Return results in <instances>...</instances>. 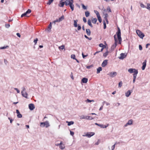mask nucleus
<instances>
[{
	"label": "nucleus",
	"mask_w": 150,
	"mask_h": 150,
	"mask_svg": "<svg viewBox=\"0 0 150 150\" xmlns=\"http://www.w3.org/2000/svg\"><path fill=\"white\" fill-rule=\"evenodd\" d=\"M128 71L130 73H134L133 75H136L138 73L137 70L136 69H135L130 68L128 70Z\"/></svg>",
	"instance_id": "nucleus-1"
},
{
	"label": "nucleus",
	"mask_w": 150,
	"mask_h": 150,
	"mask_svg": "<svg viewBox=\"0 0 150 150\" xmlns=\"http://www.w3.org/2000/svg\"><path fill=\"white\" fill-rule=\"evenodd\" d=\"M136 32L137 35L140 38L143 39V37L144 36V34L139 30H137Z\"/></svg>",
	"instance_id": "nucleus-2"
},
{
	"label": "nucleus",
	"mask_w": 150,
	"mask_h": 150,
	"mask_svg": "<svg viewBox=\"0 0 150 150\" xmlns=\"http://www.w3.org/2000/svg\"><path fill=\"white\" fill-rule=\"evenodd\" d=\"M118 31L116 33V34L117 35V38L118 39H120L121 38V31L120 28L118 27L117 28Z\"/></svg>",
	"instance_id": "nucleus-3"
},
{
	"label": "nucleus",
	"mask_w": 150,
	"mask_h": 150,
	"mask_svg": "<svg viewBox=\"0 0 150 150\" xmlns=\"http://www.w3.org/2000/svg\"><path fill=\"white\" fill-rule=\"evenodd\" d=\"M95 134L93 132H89L87 133L86 135H83V137L86 136L88 137H91L93 136Z\"/></svg>",
	"instance_id": "nucleus-4"
},
{
	"label": "nucleus",
	"mask_w": 150,
	"mask_h": 150,
	"mask_svg": "<svg viewBox=\"0 0 150 150\" xmlns=\"http://www.w3.org/2000/svg\"><path fill=\"white\" fill-rule=\"evenodd\" d=\"M28 107L29 109L31 110H33L35 108V105L33 104H29Z\"/></svg>",
	"instance_id": "nucleus-5"
},
{
	"label": "nucleus",
	"mask_w": 150,
	"mask_h": 150,
	"mask_svg": "<svg viewBox=\"0 0 150 150\" xmlns=\"http://www.w3.org/2000/svg\"><path fill=\"white\" fill-rule=\"evenodd\" d=\"M22 95L24 97L27 98L28 94L25 92L24 89H23L21 92Z\"/></svg>",
	"instance_id": "nucleus-6"
},
{
	"label": "nucleus",
	"mask_w": 150,
	"mask_h": 150,
	"mask_svg": "<svg viewBox=\"0 0 150 150\" xmlns=\"http://www.w3.org/2000/svg\"><path fill=\"white\" fill-rule=\"evenodd\" d=\"M146 60H145L144 62L142 63V70H144L145 69V68L146 66Z\"/></svg>",
	"instance_id": "nucleus-7"
},
{
	"label": "nucleus",
	"mask_w": 150,
	"mask_h": 150,
	"mask_svg": "<svg viewBox=\"0 0 150 150\" xmlns=\"http://www.w3.org/2000/svg\"><path fill=\"white\" fill-rule=\"evenodd\" d=\"M71 2L70 3L69 6L71 9V11H73L74 10V6L73 4V1L72 0H71Z\"/></svg>",
	"instance_id": "nucleus-8"
},
{
	"label": "nucleus",
	"mask_w": 150,
	"mask_h": 150,
	"mask_svg": "<svg viewBox=\"0 0 150 150\" xmlns=\"http://www.w3.org/2000/svg\"><path fill=\"white\" fill-rule=\"evenodd\" d=\"M108 63V60H104L101 66L102 67H105L107 65Z\"/></svg>",
	"instance_id": "nucleus-9"
},
{
	"label": "nucleus",
	"mask_w": 150,
	"mask_h": 150,
	"mask_svg": "<svg viewBox=\"0 0 150 150\" xmlns=\"http://www.w3.org/2000/svg\"><path fill=\"white\" fill-rule=\"evenodd\" d=\"M117 74V72H112L110 73V76L112 77H113L115 76Z\"/></svg>",
	"instance_id": "nucleus-10"
},
{
	"label": "nucleus",
	"mask_w": 150,
	"mask_h": 150,
	"mask_svg": "<svg viewBox=\"0 0 150 150\" xmlns=\"http://www.w3.org/2000/svg\"><path fill=\"white\" fill-rule=\"evenodd\" d=\"M16 113L17 114V117H18L21 118L22 117V115L20 114L19 111L18 110H16Z\"/></svg>",
	"instance_id": "nucleus-11"
},
{
	"label": "nucleus",
	"mask_w": 150,
	"mask_h": 150,
	"mask_svg": "<svg viewBox=\"0 0 150 150\" xmlns=\"http://www.w3.org/2000/svg\"><path fill=\"white\" fill-rule=\"evenodd\" d=\"M115 42L114 44L112 45L111 47V48L114 49L115 48L117 45V42L116 39L115 38Z\"/></svg>",
	"instance_id": "nucleus-12"
},
{
	"label": "nucleus",
	"mask_w": 150,
	"mask_h": 150,
	"mask_svg": "<svg viewBox=\"0 0 150 150\" xmlns=\"http://www.w3.org/2000/svg\"><path fill=\"white\" fill-rule=\"evenodd\" d=\"M104 15L105 16L104 18L105 20H106L107 23H108V21L107 19L108 17V14L107 13H105V14L104 13H103Z\"/></svg>",
	"instance_id": "nucleus-13"
},
{
	"label": "nucleus",
	"mask_w": 150,
	"mask_h": 150,
	"mask_svg": "<svg viewBox=\"0 0 150 150\" xmlns=\"http://www.w3.org/2000/svg\"><path fill=\"white\" fill-rule=\"evenodd\" d=\"M88 81V79L85 78H83L82 79L81 81L83 83H87Z\"/></svg>",
	"instance_id": "nucleus-14"
},
{
	"label": "nucleus",
	"mask_w": 150,
	"mask_h": 150,
	"mask_svg": "<svg viewBox=\"0 0 150 150\" xmlns=\"http://www.w3.org/2000/svg\"><path fill=\"white\" fill-rule=\"evenodd\" d=\"M71 2V0L70 1L69 0H66L64 2L66 6L69 5L70 3Z\"/></svg>",
	"instance_id": "nucleus-15"
},
{
	"label": "nucleus",
	"mask_w": 150,
	"mask_h": 150,
	"mask_svg": "<svg viewBox=\"0 0 150 150\" xmlns=\"http://www.w3.org/2000/svg\"><path fill=\"white\" fill-rule=\"evenodd\" d=\"M91 21L93 23L95 24L97 21V20L96 18H92L91 20Z\"/></svg>",
	"instance_id": "nucleus-16"
},
{
	"label": "nucleus",
	"mask_w": 150,
	"mask_h": 150,
	"mask_svg": "<svg viewBox=\"0 0 150 150\" xmlns=\"http://www.w3.org/2000/svg\"><path fill=\"white\" fill-rule=\"evenodd\" d=\"M52 23H51L50 22L48 26V27L47 29V30L48 32H50V30L52 28Z\"/></svg>",
	"instance_id": "nucleus-17"
},
{
	"label": "nucleus",
	"mask_w": 150,
	"mask_h": 150,
	"mask_svg": "<svg viewBox=\"0 0 150 150\" xmlns=\"http://www.w3.org/2000/svg\"><path fill=\"white\" fill-rule=\"evenodd\" d=\"M64 4H65L64 2H62V1H60V3L59 4V7H63L64 6Z\"/></svg>",
	"instance_id": "nucleus-18"
},
{
	"label": "nucleus",
	"mask_w": 150,
	"mask_h": 150,
	"mask_svg": "<svg viewBox=\"0 0 150 150\" xmlns=\"http://www.w3.org/2000/svg\"><path fill=\"white\" fill-rule=\"evenodd\" d=\"M87 23L88 25H89L92 28L93 27V26L91 24L90 19H89L88 20Z\"/></svg>",
	"instance_id": "nucleus-19"
},
{
	"label": "nucleus",
	"mask_w": 150,
	"mask_h": 150,
	"mask_svg": "<svg viewBox=\"0 0 150 150\" xmlns=\"http://www.w3.org/2000/svg\"><path fill=\"white\" fill-rule=\"evenodd\" d=\"M131 92L130 91H128L127 92L125 93V96L127 97H129L131 94Z\"/></svg>",
	"instance_id": "nucleus-20"
},
{
	"label": "nucleus",
	"mask_w": 150,
	"mask_h": 150,
	"mask_svg": "<svg viewBox=\"0 0 150 150\" xmlns=\"http://www.w3.org/2000/svg\"><path fill=\"white\" fill-rule=\"evenodd\" d=\"M65 147V146L64 145L62 142V144L59 146L60 148L62 149H64Z\"/></svg>",
	"instance_id": "nucleus-21"
},
{
	"label": "nucleus",
	"mask_w": 150,
	"mask_h": 150,
	"mask_svg": "<svg viewBox=\"0 0 150 150\" xmlns=\"http://www.w3.org/2000/svg\"><path fill=\"white\" fill-rule=\"evenodd\" d=\"M86 33L88 36H90L91 35V31L89 29H87L86 30Z\"/></svg>",
	"instance_id": "nucleus-22"
},
{
	"label": "nucleus",
	"mask_w": 150,
	"mask_h": 150,
	"mask_svg": "<svg viewBox=\"0 0 150 150\" xmlns=\"http://www.w3.org/2000/svg\"><path fill=\"white\" fill-rule=\"evenodd\" d=\"M99 46L100 47L103 48L101 49V51H102L103 48L105 47V46L102 43H100L99 45Z\"/></svg>",
	"instance_id": "nucleus-23"
},
{
	"label": "nucleus",
	"mask_w": 150,
	"mask_h": 150,
	"mask_svg": "<svg viewBox=\"0 0 150 150\" xmlns=\"http://www.w3.org/2000/svg\"><path fill=\"white\" fill-rule=\"evenodd\" d=\"M102 70V68L101 67H99L97 69V73L98 74L99 73L100 71H101Z\"/></svg>",
	"instance_id": "nucleus-24"
},
{
	"label": "nucleus",
	"mask_w": 150,
	"mask_h": 150,
	"mask_svg": "<svg viewBox=\"0 0 150 150\" xmlns=\"http://www.w3.org/2000/svg\"><path fill=\"white\" fill-rule=\"evenodd\" d=\"M78 20H74V26L75 27H77V22H78Z\"/></svg>",
	"instance_id": "nucleus-25"
},
{
	"label": "nucleus",
	"mask_w": 150,
	"mask_h": 150,
	"mask_svg": "<svg viewBox=\"0 0 150 150\" xmlns=\"http://www.w3.org/2000/svg\"><path fill=\"white\" fill-rule=\"evenodd\" d=\"M120 55V59H123L125 57V54L124 53H122Z\"/></svg>",
	"instance_id": "nucleus-26"
},
{
	"label": "nucleus",
	"mask_w": 150,
	"mask_h": 150,
	"mask_svg": "<svg viewBox=\"0 0 150 150\" xmlns=\"http://www.w3.org/2000/svg\"><path fill=\"white\" fill-rule=\"evenodd\" d=\"M86 119L87 120H91L93 119V118L90 116H86Z\"/></svg>",
	"instance_id": "nucleus-27"
},
{
	"label": "nucleus",
	"mask_w": 150,
	"mask_h": 150,
	"mask_svg": "<svg viewBox=\"0 0 150 150\" xmlns=\"http://www.w3.org/2000/svg\"><path fill=\"white\" fill-rule=\"evenodd\" d=\"M66 122L68 123V126H70L71 125H73L74 123V122L73 121H72L69 122L67 121Z\"/></svg>",
	"instance_id": "nucleus-28"
},
{
	"label": "nucleus",
	"mask_w": 150,
	"mask_h": 150,
	"mask_svg": "<svg viewBox=\"0 0 150 150\" xmlns=\"http://www.w3.org/2000/svg\"><path fill=\"white\" fill-rule=\"evenodd\" d=\"M64 19V16L63 15L60 18H59L58 20L59 21H61L63 20Z\"/></svg>",
	"instance_id": "nucleus-29"
},
{
	"label": "nucleus",
	"mask_w": 150,
	"mask_h": 150,
	"mask_svg": "<svg viewBox=\"0 0 150 150\" xmlns=\"http://www.w3.org/2000/svg\"><path fill=\"white\" fill-rule=\"evenodd\" d=\"M85 16H86V17H88V16H89L90 15V13L88 11H86L85 12Z\"/></svg>",
	"instance_id": "nucleus-30"
},
{
	"label": "nucleus",
	"mask_w": 150,
	"mask_h": 150,
	"mask_svg": "<svg viewBox=\"0 0 150 150\" xmlns=\"http://www.w3.org/2000/svg\"><path fill=\"white\" fill-rule=\"evenodd\" d=\"M133 83H134L135 81V80L136 78L137 75H133Z\"/></svg>",
	"instance_id": "nucleus-31"
},
{
	"label": "nucleus",
	"mask_w": 150,
	"mask_h": 150,
	"mask_svg": "<svg viewBox=\"0 0 150 150\" xmlns=\"http://www.w3.org/2000/svg\"><path fill=\"white\" fill-rule=\"evenodd\" d=\"M98 18V19L100 23H101L102 22V20L101 18V17L100 16H98L97 17Z\"/></svg>",
	"instance_id": "nucleus-32"
},
{
	"label": "nucleus",
	"mask_w": 150,
	"mask_h": 150,
	"mask_svg": "<svg viewBox=\"0 0 150 150\" xmlns=\"http://www.w3.org/2000/svg\"><path fill=\"white\" fill-rule=\"evenodd\" d=\"M86 116H85L84 115H82L80 116V119H86Z\"/></svg>",
	"instance_id": "nucleus-33"
},
{
	"label": "nucleus",
	"mask_w": 150,
	"mask_h": 150,
	"mask_svg": "<svg viewBox=\"0 0 150 150\" xmlns=\"http://www.w3.org/2000/svg\"><path fill=\"white\" fill-rule=\"evenodd\" d=\"M45 126L46 127H47L50 126V125L48 122L46 121L45 122Z\"/></svg>",
	"instance_id": "nucleus-34"
},
{
	"label": "nucleus",
	"mask_w": 150,
	"mask_h": 150,
	"mask_svg": "<svg viewBox=\"0 0 150 150\" xmlns=\"http://www.w3.org/2000/svg\"><path fill=\"white\" fill-rule=\"evenodd\" d=\"M133 122V121L132 120H129L128 122V123L129 124V125H130L132 124Z\"/></svg>",
	"instance_id": "nucleus-35"
},
{
	"label": "nucleus",
	"mask_w": 150,
	"mask_h": 150,
	"mask_svg": "<svg viewBox=\"0 0 150 150\" xmlns=\"http://www.w3.org/2000/svg\"><path fill=\"white\" fill-rule=\"evenodd\" d=\"M95 124L96 125H97L98 126L100 127L101 128H102L103 127V125L99 124H98L97 123H95Z\"/></svg>",
	"instance_id": "nucleus-36"
},
{
	"label": "nucleus",
	"mask_w": 150,
	"mask_h": 150,
	"mask_svg": "<svg viewBox=\"0 0 150 150\" xmlns=\"http://www.w3.org/2000/svg\"><path fill=\"white\" fill-rule=\"evenodd\" d=\"M94 12L96 14V15L97 17L100 16V14L99 12L97 11H94Z\"/></svg>",
	"instance_id": "nucleus-37"
},
{
	"label": "nucleus",
	"mask_w": 150,
	"mask_h": 150,
	"mask_svg": "<svg viewBox=\"0 0 150 150\" xmlns=\"http://www.w3.org/2000/svg\"><path fill=\"white\" fill-rule=\"evenodd\" d=\"M54 0H48V2L47 3V4L50 5L53 1Z\"/></svg>",
	"instance_id": "nucleus-38"
},
{
	"label": "nucleus",
	"mask_w": 150,
	"mask_h": 150,
	"mask_svg": "<svg viewBox=\"0 0 150 150\" xmlns=\"http://www.w3.org/2000/svg\"><path fill=\"white\" fill-rule=\"evenodd\" d=\"M9 47V46H4L3 47H0V49H4L6 48H8Z\"/></svg>",
	"instance_id": "nucleus-39"
},
{
	"label": "nucleus",
	"mask_w": 150,
	"mask_h": 150,
	"mask_svg": "<svg viewBox=\"0 0 150 150\" xmlns=\"http://www.w3.org/2000/svg\"><path fill=\"white\" fill-rule=\"evenodd\" d=\"M108 51H107L105 52L103 54V56L104 57H106L107 55H108Z\"/></svg>",
	"instance_id": "nucleus-40"
},
{
	"label": "nucleus",
	"mask_w": 150,
	"mask_h": 150,
	"mask_svg": "<svg viewBox=\"0 0 150 150\" xmlns=\"http://www.w3.org/2000/svg\"><path fill=\"white\" fill-rule=\"evenodd\" d=\"M94 101L93 100H90L88 99L87 100H86V103H90L91 102H94Z\"/></svg>",
	"instance_id": "nucleus-41"
},
{
	"label": "nucleus",
	"mask_w": 150,
	"mask_h": 150,
	"mask_svg": "<svg viewBox=\"0 0 150 150\" xmlns=\"http://www.w3.org/2000/svg\"><path fill=\"white\" fill-rule=\"evenodd\" d=\"M122 81H120L119 83V87L120 88L122 86Z\"/></svg>",
	"instance_id": "nucleus-42"
},
{
	"label": "nucleus",
	"mask_w": 150,
	"mask_h": 150,
	"mask_svg": "<svg viewBox=\"0 0 150 150\" xmlns=\"http://www.w3.org/2000/svg\"><path fill=\"white\" fill-rule=\"evenodd\" d=\"M40 126L42 127H44L45 126V122H41Z\"/></svg>",
	"instance_id": "nucleus-43"
},
{
	"label": "nucleus",
	"mask_w": 150,
	"mask_h": 150,
	"mask_svg": "<svg viewBox=\"0 0 150 150\" xmlns=\"http://www.w3.org/2000/svg\"><path fill=\"white\" fill-rule=\"evenodd\" d=\"M59 48L60 49H61L62 50H63L64 48V45H62L59 47Z\"/></svg>",
	"instance_id": "nucleus-44"
},
{
	"label": "nucleus",
	"mask_w": 150,
	"mask_h": 150,
	"mask_svg": "<svg viewBox=\"0 0 150 150\" xmlns=\"http://www.w3.org/2000/svg\"><path fill=\"white\" fill-rule=\"evenodd\" d=\"M146 8L147 9L150 10V4L148 3L147 4V6L146 7Z\"/></svg>",
	"instance_id": "nucleus-45"
},
{
	"label": "nucleus",
	"mask_w": 150,
	"mask_h": 150,
	"mask_svg": "<svg viewBox=\"0 0 150 150\" xmlns=\"http://www.w3.org/2000/svg\"><path fill=\"white\" fill-rule=\"evenodd\" d=\"M75 55L74 54H72L71 55V58L74 59H75Z\"/></svg>",
	"instance_id": "nucleus-46"
},
{
	"label": "nucleus",
	"mask_w": 150,
	"mask_h": 150,
	"mask_svg": "<svg viewBox=\"0 0 150 150\" xmlns=\"http://www.w3.org/2000/svg\"><path fill=\"white\" fill-rule=\"evenodd\" d=\"M93 67V65H91L89 66H87L86 67L88 69H89L91 68H92Z\"/></svg>",
	"instance_id": "nucleus-47"
},
{
	"label": "nucleus",
	"mask_w": 150,
	"mask_h": 150,
	"mask_svg": "<svg viewBox=\"0 0 150 150\" xmlns=\"http://www.w3.org/2000/svg\"><path fill=\"white\" fill-rule=\"evenodd\" d=\"M27 14V13H26V12H25L24 13L22 14V15H21V17H23L24 16H26Z\"/></svg>",
	"instance_id": "nucleus-48"
},
{
	"label": "nucleus",
	"mask_w": 150,
	"mask_h": 150,
	"mask_svg": "<svg viewBox=\"0 0 150 150\" xmlns=\"http://www.w3.org/2000/svg\"><path fill=\"white\" fill-rule=\"evenodd\" d=\"M103 25H104V29H105L106 28V26L105 22V21H104L103 22Z\"/></svg>",
	"instance_id": "nucleus-49"
},
{
	"label": "nucleus",
	"mask_w": 150,
	"mask_h": 150,
	"mask_svg": "<svg viewBox=\"0 0 150 150\" xmlns=\"http://www.w3.org/2000/svg\"><path fill=\"white\" fill-rule=\"evenodd\" d=\"M116 143L113 145L111 147V150H114L115 148V144H116Z\"/></svg>",
	"instance_id": "nucleus-50"
},
{
	"label": "nucleus",
	"mask_w": 150,
	"mask_h": 150,
	"mask_svg": "<svg viewBox=\"0 0 150 150\" xmlns=\"http://www.w3.org/2000/svg\"><path fill=\"white\" fill-rule=\"evenodd\" d=\"M38 40V39L37 38H36L35 40H34V42L35 43V44L36 45L37 44V41Z\"/></svg>",
	"instance_id": "nucleus-51"
},
{
	"label": "nucleus",
	"mask_w": 150,
	"mask_h": 150,
	"mask_svg": "<svg viewBox=\"0 0 150 150\" xmlns=\"http://www.w3.org/2000/svg\"><path fill=\"white\" fill-rule=\"evenodd\" d=\"M31 11L30 9H28L26 12V13L27 14L28 13H31Z\"/></svg>",
	"instance_id": "nucleus-52"
},
{
	"label": "nucleus",
	"mask_w": 150,
	"mask_h": 150,
	"mask_svg": "<svg viewBox=\"0 0 150 150\" xmlns=\"http://www.w3.org/2000/svg\"><path fill=\"white\" fill-rule=\"evenodd\" d=\"M82 8L84 9H86V7L83 4H82Z\"/></svg>",
	"instance_id": "nucleus-53"
},
{
	"label": "nucleus",
	"mask_w": 150,
	"mask_h": 150,
	"mask_svg": "<svg viewBox=\"0 0 150 150\" xmlns=\"http://www.w3.org/2000/svg\"><path fill=\"white\" fill-rule=\"evenodd\" d=\"M60 22L59 21V20L58 19H57L56 20H55L53 22L54 23V24H55L56 22Z\"/></svg>",
	"instance_id": "nucleus-54"
},
{
	"label": "nucleus",
	"mask_w": 150,
	"mask_h": 150,
	"mask_svg": "<svg viewBox=\"0 0 150 150\" xmlns=\"http://www.w3.org/2000/svg\"><path fill=\"white\" fill-rule=\"evenodd\" d=\"M83 21L84 22V23H86L87 22L86 18L85 17H83Z\"/></svg>",
	"instance_id": "nucleus-55"
},
{
	"label": "nucleus",
	"mask_w": 150,
	"mask_h": 150,
	"mask_svg": "<svg viewBox=\"0 0 150 150\" xmlns=\"http://www.w3.org/2000/svg\"><path fill=\"white\" fill-rule=\"evenodd\" d=\"M140 6L142 8H144L145 7V6L142 3H141Z\"/></svg>",
	"instance_id": "nucleus-56"
},
{
	"label": "nucleus",
	"mask_w": 150,
	"mask_h": 150,
	"mask_svg": "<svg viewBox=\"0 0 150 150\" xmlns=\"http://www.w3.org/2000/svg\"><path fill=\"white\" fill-rule=\"evenodd\" d=\"M5 26L6 28H8L10 26V25L9 24H6L5 25Z\"/></svg>",
	"instance_id": "nucleus-57"
},
{
	"label": "nucleus",
	"mask_w": 150,
	"mask_h": 150,
	"mask_svg": "<svg viewBox=\"0 0 150 150\" xmlns=\"http://www.w3.org/2000/svg\"><path fill=\"white\" fill-rule=\"evenodd\" d=\"M78 26V28L77 29L78 30H80L81 29V27L79 25Z\"/></svg>",
	"instance_id": "nucleus-58"
},
{
	"label": "nucleus",
	"mask_w": 150,
	"mask_h": 150,
	"mask_svg": "<svg viewBox=\"0 0 150 150\" xmlns=\"http://www.w3.org/2000/svg\"><path fill=\"white\" fill-rule=\"evenodd\" d=\"M107 10L108 11V12H111V10L109 7H108L107 8Z\"/></svg>",
	"instance_id": "nucleus-59"
},
{
	"label": "nucleus",
	"mask_w": 150,
	"mask_h": 150,
	"mask_svg": "<svg viewBox=\"0 0 150 150\" xmlns=\"http://www.w3.org/2000/svg\"><path fill=\"white\" fill-rule=\"evenodd\" d=\"M139 50H141L142 49V46L140 45H139Z\"/></svg>",
	"instance_id": "nucleus-60"
},
{
	"label": "nucleus",
	"mask_w": 150,
	"mask_h": 150,
	"mask_svg": "<svg viewBox=\"0 0 150 150\" xmlns=\"http://www.w3.org/2000/svg\"><path fill=\"white\" fill-rule=\"evenodd\" d=\"M70 134L72 135V136H73L74 134V132H72L71 131H70Z\"/></svg>",
	"instance_id": "nucleus-61"
},
{
	"label": "nucleus",
	"mask_w": 150,
	"mask_h": 150,
	"mask_svg": "<svg viewBox=\"0 0 150 150\" xmlns=\"http://www.w3.org/2000/svg\"><path fill=\"white\" fill-rule=\"evenodd\" d=\"M119 40V42L118 43L119 44H121V41L122 40L121 38H120V39H118Z\"/></svg>",
	"instance_id": "nucleus-62"
},
{
	"label": "nucleus",
	"mask_w": 150,
	"mask_h": 150,
	"mask_svg": "<svg viewBox=\"0 0 150 150\" xmlns=\"http://www.w3.org/2000/svg\"><path fill=\"white\" fill-rule=\"evenodd\" d=\"M62 142H61L60 143L56 144L55 145L57 146H60Z\"/></svg>",
	"instance_id": "nucleus-63"
},
{
	"label": "nucleus",
	"mask_w": 150,
	"mask_h": 150,
	"mask_svg": "<svg viewBox=\"0 0 150 150\" xmlns=\"http://www.w3.org/2000/svg\"><path fill=\"white\" fill-rule=\"evenodd\" d=\"M16 35L19 38L21 37V35L19 33H16Z\"/></svg>",
	"instance_id": "nucleus-64"
}]
</instances>
